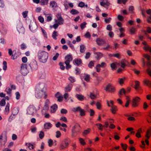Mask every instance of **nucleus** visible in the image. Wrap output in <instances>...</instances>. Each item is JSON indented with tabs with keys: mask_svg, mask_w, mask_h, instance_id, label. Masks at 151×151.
Masks as SVG:
<instances>
[{
	"mask_svg": "<svg viewBox=\"0 0 151 151\" xmlns=\"http://www.w3.org/2000/svg\"><path fill=\"white\" fill-rule=\"evenodd\" d=\"M43 94H45V99L47 97V95L45 94V92L44 91H40L38 90H35V96L37 99H40L41 98Z\"/></svg>",
	"mask_w": 151,
	"mask_h": 151,
	"instance_id": "obj_6",
	"label": "nucleus"
},
{
	"mask_svg": "<svg viewBox=\"0 0 151 151\" xmlns=\"http://www.w3.org/2000/svg\"><path fill=\"white\" fill-rule=\"evenodd\" d=\"M96 58L98 59H99L102 56V54L101 53L96 52Z\"/></svg>",
	"mask_w": 151,
	"mask_h": 151,
	"instance_id": "obj_36",
	"label": "nucleus"
},
{
	"mask_svg": "<svg viewBox=\"0 0 151 151\" xmlns=\"http://www.w3.org/2000/svg\"><path fill=\"white\" fill-rule=\"evenodd\" d=\"M143 82L148 86H149L150 85L151 86V81L150 82L148 80H144L143 81Z\"/></svg>",
	"mask_w": 151,
	"mask_h": 151,
	"instance_id": "obj_42",
	"label": "nucleus"
},
{
	"mask_svg": "<svg viewBox=\"0 0 151 151\" xmlns=\"http://www.w3.org/2000/svg\"><path fill=\"white\" fill-rule=\"evenodd\" d=\"M86 47L83 45L80 46V52L81 53H83L85 51Z\"/></svg>",
	"mask_w": 151,
	"mask_h": 151,
	"instance_id": "obj_25",
	"label": "nucleus"
},
{
	"mask_svg": "<svg viewBox=\"0 0 151 151\" xmlns=\"http://www.w3.org/2000/svg\"><path fill=\"white\" fill-rule=\"evenodd\" d=\"M126 91L124 88H122L120 89L119 92V94L120 95H122V93L125 94L126 93Z\"/></svg>",
	"mask_w": 151,
	"mask_h": 151,
	"instance_id": "obj_40",
	"label": "nucleus"
},
{
	"mask_svg": "<svg viewBox=\"0 0 151 151\" xmlns=\"http://www.w3.org/2000/svg\"><path fill=\"white\" fill-rule=\"evenodd\" d=\"M49 108V106L44 105L42 111V114H44L48 110Z\"/></svg>",
	"mask_w": 151,
	"mask_h": 151,
	"instance_id": "obj_26",
	"label": "nucleus"
},
{
	"mask_svg": "<svg viewBox=\"0 0 151 151\" xmlns=\"http://www.w3.org/2000/svg\"><path fill=\"white\" fill-rule=\"evenodd\" d=\"M124 78H119V79L118 82L121 85H122L124 81Z\"/></svg>",
	"mask_w": 151,
	"mask_h": 151,
	"instance_id": "obj_46",
	"label": "nucleus"
},
{
	"mask_svg": "<svg viewBox=\"0 0 151 151\" xmlns=\"http://www.w3.org/2000/svg\"><path fill=\"white\" fill-rule=\"evenodd\" d=\"M45 85L44 83H39L36 85L35 90L44 91L43 90L45 87Z\"/></svg>",
	"mask_w": 151,
	"mask_h": 151,
	"instance_id": "obj_9",
	"label": "nucleus"
},
{
	"mask_svg": "<svg viewBox=\"0 0 151 151\" xmlns=\"http://www.w3.org/2000/svg\"><path fill=\"white\" fill-rule=\"evenodd\" d=\"M37 28V25L35 23L30 24L29 25V28L32 32H36Z\"/></svg>",
	"mask_w": 151,
	"mask_h": 151,
	"instance_id": "obj_10",
	"label": "nucleus"
},
{
	"mask_svg": "<svg viewBox=\"0 0 151 151\" xmlns=\"http://www.w3.org/2000/svg\"><path fill=\"white\" fill-rule=\"evenodd\" d=\"M68 79L72 83H73L75 81V78L73 77L70 76L68 78Z\"/></svg>",
	"mask_w": 151,
	"mask_h": 151,
	"instance_id": "obj_50",
	"label": "nucleus"
},
{
	"mask_svg": "<svg viewBox=\"0 0 151 151\" xmlns=\"http://www.w3.org/2000/svg\"><path fill=\"white\" fill-rule=\"evenodd\" d=\"M139 98L138 97L133 98L132 102V106L134 107L137 106V103L139 101Z\"/></svg>",
	"mask_w": 151,
	"mask_h": 151,
	"instance_id": "obj_13",
	"label": "nucleus"
},
{
	"mask_svg": "<svg viewBox=\"0 0 151 151\" xmlns=\"http://www.w3.org/2000/svg\"><path fill=\"white\" fill-rule=\"evenodd\" d=\"M151 132V129L150 130H147V132L146 134L145 135V137L149 139L150 137V136L148 135L149 134H150Z\"/></svg>",
	"mask_w": 151,
	"mask_h": 151,
	"instance_id": "obj_51",
	"label": "nucleus"
},
{
	"mask_svg": "<svg viewBox=\"0 0 151 151\" xmlns=\"http://www.w3.org/2000/svg\"><path fill=\"white\" fill-rule=\"evenodd\" d=\"M70 140L68 138H66L60 144V149H64L67 147L68 146Z\"/></svg>",
	"mask_w": 151,
	"mask_h": 151,
	"instance_id": "obj_7",
	"label": "nucleus"
},
{
	"mask_svg": "<svg viewBox=\"0 0 151 151\" xmlns=\"http://www.w3.org/2000/svg\"><path fill=\"white\" fill-rule=\"evenodd\" d=\"M85 6V4L84 3L82 2L81 1L78 4V6L83 8Z\"/></svg>",
	"mask_w": 151,
	"mask_h": 151,
	"instance_id": "obj_56",
	"label": "nucleus"
},
{
	"mask_svg": "<svg viewBox=\"0 0 151 151\" xmlns=\"http://www.w3.org/2000/svg\"><path fill=\"white\" fill-rule=\"evenodd\" d=\"M17 30L19 33L22 34L24 33L25 31V29L23 27L22 23L19 21L17 22Z\"/></svg>",
	"mask_w": 151,
	"mask_h": 151,
	"instance_id": "obj_3",
	"label": "nucleus"
},
{
	"mask_svg": "<svg viewBox=\"0 0 151 151\" xmlns=\"http://www.w3.org/2000/svg\"><path fill=\"white\" fill-rule=\"evenodd\" d=\"M56 137L57 138L59 137L61 135V134L60 131H56Z\"/></svg>",
	"mask_w": 151,
	"mask_h": 151,
	"instance_id": "obj_63",
	"label": "nucleus"
},
{
	"mask_svg": "<svg viewBox=\"0 0 151 151\" xmlns=\"http://www.w3.org/2000/svg\"><path fill=\"white\" fill-rule=\"evenodd\" d=\"M65 59L66 60L65 62H67V63H68V62L70 63V62L71 61L73 60V58L71 55H67L65 57Z\"/></svg>",
	"mask_w": 151,
	"mask_h": 151,
	"instance_id": "obj_18",
	"label": "nucleus"
},
{
	"mask_svg": "<svg viewBox=\"0 0 151 151\" xmlns=\"http://www.w3.org/2000/svg\"><path fill=\"white\" fill-rule=\"evenodd\" d=\"M20 72L22 75L25 76L28 73L27 65L25 64H22L21 66Z\"/></svg>",
	"mask_w": 151,
	"mask_h": 151,
	"instance_id": "obj_4",
	"label": "nucleus"
},
{
	"mask_svg": "<svg viewBox=\"0 0 151 151\" xmlns=\"http://www.w3.org/2000/svg\"><path fill=\"white\" fill-rule=\"evenodd\" d=\"M136 29L134 27H131L129 29V31L132 34H134L135 33Z\"/></svg>",
	"mask_w": 151,
	"mask_h": 151,
	"instance_id": "obj_33",
	"label": "nucleus"
},
{
	"mask_svg": "<svg viewBox=\"0 0 151 151\" xmlns=\"http://www.w3.org/2000/svg\"><path fill=\"white\" fill-rule=\"evenodd\" d=\"M58 24H63L64 19L62 17L58 19Z\"/></svg>",
	"mask_w": 151,
	"mask_h": 151,
	"instance_id": "obj_44",
	"label": "nucleus"
},
{
	"mask_svg": "<svg viewBox=\"0 0 151 151\" xmlns=\"http://www.w3.org/2000/svg\"><path fill=\"white\" fill-rule=\"evenodd\" d=\"M87 23L86 22H84L82 23L81 24V28L82 29H83L86 27Z\"/></svg>",
	"mask_w": 151,
	"mask_h": 151,
	"instance_id": "obj_47",
	"label": "nucleus"
},
{
	"mask_svg": "<svg viewBox=\"0 0 151 151\" xmlns=\"http://www.w3.org/2000/svg\"><path fill=\"white\" fill-rule=\"evenodd\" d=\"M97 44L99 46H102L106 43V42L102 39L99 38L96 41Z\"/></svg>",
	"mask_w": 151,
	"mask_h": 151,
	"instance_id": "obj_15",
	"label": "nucleus"
},
{
	"mask_svg": "<svg viewBox=\"0 0 151 151\" xmlns=\"http://www.w3.org/2000/svg\"><path fill=\"white\" fill-rule=\"evenodd\" d=\"M100 4L101 6H104L105 8H107L108 6H109L110 4V3L109 2L105 3L102 1L100 2Z\"/></svg>",
	"mask_w": 151,
	"mask_h": 151,
	"instance_id": "obj_28",
	"label": "nucleus"
},
{
	"mask_svg": "<svg viewBox=\"0 0 151 151\" xmlns=\"http://www.w3.org/2000/svg\"><path fill=\"white\" fill-rule=\"evenodd\" d=\"M74 62H75L76 65L77 66L79 65L82 63L81 60L79 58H78L75 60H74Z\"/></svg>",
	"mask_w": 151,
	"mask_h": 151,
	"instance_id": "obj_27",
	"label": "nucleus"
},
{
	"mask_svg": "<svg viewBox=\"0 0 151 151\" xmlns=\"http://www.w3.org/2000/svg\"><path fill=\"white\" fill-rule=\"evenodd\" d=\"M94 65V63L93 61H91L88 64V66L90 68H92Z\"/></svg>",
	"mask_w": 151,
	"mask_h": 151,
	"instance_id": "obj_59",
	"label": "nucleus"
},
{
	"mask_svg": "<svg viewBox=\"0 0 151 151\" xmlns=\"http://www.w3.org/2000/svg\"><path fill=\"white\" fill-rule=\"evenodd\" d=\"M128 63V62L127 60L124 59L122 60L121 62L119 63H116L117 65H118L121 66V67L124 68L126 66V63Z\"/></svg>",
	"mask_w": 151,
	"mask_h": 151,
	"instance_id": "obj_16",
	"label": "nucleus"
},
{
	"mask_svg": "<svg viewBox=\"0 0 151 151\" xmlns=\"http://www.w3.org/2000/svg\"><path fill=\"white\" fill-rule=\"evenodd\" d=\"M142 44L145 45L144 47V49L146 51L149 50L150 52H151V47H150L147 45H146V42L145 41L142 42Z\"/></svg>",
	"mask_w": 151,
	"mask_h": 151,
	"instance_id": "obj_19",
	"label": "nucleus"
},
{
	"mask_svg": "<svg viewBox=\"0 0 151 151\" xmlns=\"http://www.w3.org/2000/svg\"><path fill=\"white\" fill-rule=\"evenodd\" d=\"M59 65L60 67V68L61 69H62V70H64V69L65 68V67L64 66L63 63H62V62L60 63Z\"/></svg>",
	"mask_w": 151,
	"mask_h": 151,
	"instance_id": "obj_60",
	"label": "nucleus"
},
{
	"mask_svg": "<svg viewBox=\"0 0 151 151\" xmlns=\"http://www.w3.org/2000/svg\"><path fill=\"white\" fill-rule=\"evenodd\" d=\"M27 114L29 115H33L36 112V108L33 105H30L27 108Z\"/></svg>",
	"mask_w": 151,
	"mask_h": 151,
	"instance_id": "obj_2",
	"label": "nucleus"
},
{
	"mask_svg": "<svg viewBox=\"0 0 151 151\" xmlns=\"http://www.w3.org/2000/svg\"><path fill=\"white\" fill-rule=\"evenodd\" d=\"M90 75L88 74H86L84 80L87 82L89 81L90 80Z\"/></svg>",
	"mask_w": 151,
	"mask_h": 151,
	"instance_id": "obj_53",
	"label": "nucleus"
},
{
	"mask_svg": "<svg viewBox=\"0 0 151 151\" xmlns=\"http://www.w3.org/2000/svg\"><path fill=\"white\" fill-rule=\"evenodd\" d=\"M29 65L32 70H35L37 68V62L35 60L31 62Z\"/></svg>",
	"mask_w": 151,
	"mask_h": 151,
	"instance_id": "obj_12",
	"label": "nucleus"
},
{
	"mask_svg": "<svg viewBox=\"0 0 151 151\" xmlns=\"http://www.w3.org/2000/svg\"><path fill=\"white\" fill-rule=\"evenodd\" d=\"M122 147L123 148V149L126 151L127 150V145L125 144H123V143H121V144Z\"/></svg>",
	"mask_w": 151,
	"mask_h": 151,
	"instance_id": "obj_55",
	"label": "nucleus"
},
{
	"mask_svg": "<svg viewBox=\"0 0 151 151\" xmlns=\"http://www.w3.org/2000/svg\"><path fill=\"white\" fill-rule=\"evenodd\" d=\"M6 104L5 99H2L0 101V105L1 106H4Z\"/></svg>",
	"mask_w": 151,
	"mask_h": 151,
	"instance_id": "obj_43",
	"label": "nucleus"
},
{
	"mask_svg": "<svg viewBox=\"0 0 151 151\" xmlns=\"http://www.w3.org/2000/svg\"><path fill=\"white\" fill-rule=\"evenodd\" d=\"M41 29H42L43 35V36H44V37L45 38H47V32H46V31L45 30L43 29L42 28H41Z\"/></svg>",
	"mask_w": 151,
	"mask_h": 151,
	"instance_id": "obj_39",
	"label": "nucleus"
},
{
	"mask_svg": "<svg viewBox=\"0 0 151 151\" xmlns=\"http://www.w3.org/2000/svg\"><path fill=\"white\" fill-rule=\"evenodd\" d=\"M58 108V106L56 104H55L51 106V113H55L56 111Z\"/></svg>",
	"mask_w": 151,
	"mask_h": 151,
	"instance_id": "obj_20",
	"label": "nucleus"
},
{
	"mask_svg": "<svg viewBox=\"0 0 151 151\" xmlns=\"http://www.w3.org/2000/svg\"><path fill=\"white\" fill-rule=\"evenodd\" d=\"M38 58L40 61L43 63H45L48 57V53L44 51L40 50L37 54Z\"/></svg>",
	"mask_w": 151,
	"mask_h": 151,
	"instance_id": "obj_1",
	"label": "nucleus"
},
{
	"mask_svg": "<svg viewBox=\"0 0 151 151\" xmlns=\"http://www.w3.org/2000/svg\"><path fill=\"white\" fill-rule=\"evenodd\" d=\"M105 90L111 93H112L115 91V88L111 84L109 83L105 88Z\"/></svg>",
	"mask_w": 151,
	"mask_h": 151,
	"instance_id": "obj_8",
	"label": "nucleus"
},
{
	"mask_svg": "<svg viewBox=\"0 0 151 151\" xmlns=\"http://www.w3.org/2000/svg\"><path fill=\"white\" fill-rule=\"evenodd\" d=\"M73 87V84L71 83H69L65 87V91L66 92L70 91Z\"/></svg>",
	"mask_w": 151,
	"mask_h": 151,
	"instance_id": "obj_17",
	"label": "nucleus"
},
{
	"mask_svg": "<svg viewBox=\"0 0 151 151\" xmlns=\"http://www.w3.org/2000/svg\"><path fill=\"white\" fill-rule=\"evenodd\" d=\"M76 96L78 100L80 101H83L85 98V97L81 94H77L76 95Z\"/></svg>",
	"mask_w": 151,
	"mask_h": 151,
	"instance_id": "obj_22",
	"label": "nucleus"
},
{
	"mask_svg": "<svg viewBox=\"0 0 151 151\" xmlns=\"http://www.w3.org/2000/svg\"><path fill=\"white\" fill-rule=\"evenodd\" d=\"M48 146L49 147H51L53 144V141L51 139H49L48 140Z\"/></svg>",
	"mask_w": 151,
	"mask_h": 151,
	"instance_id": "obj_58",
	"label": "nucleus"
},
{
	"mask_svg": "<svg viewBox=\"0 0 151 151\" xmlns=\"http://www.w3.org/2000/svg\"><path fill=\"white\" fill-rule=\"evenodd\" d=\"M65 63L66 65V69L68 70L71 68V66L70 64V63L68 62V63H67V62H65Z\"/></svg>",
	"mask_w": 151,
	"mask_h": 151,
	"instance_id": "obj_49",
	"label": "nucleus"
},
{
	"mask_svg": "<svg viewBox=\"0 0 151 151\" xmlns=\"http://www.w3.org/2000/svg\"><path fill=\"white\" fill-rule=\"evenodd\" d=\"M80 127V126L78 124H76L72 127V132L73 136H75L77 135L79 131Z\"/></svg>",
	"mask_w": 151,
	"mask_h": 151,
	"instance_id": "obj_5",
	"label": "nucleus"
},
{
	"mask_svg": "<svg viewBox=\"0 0 151 151\" xmlns=\"http://www.w3.org/2000/svg\"><path fill=\"white\" fill-rule=\"evenodd\" d=\"M96 125L98 127V128L99 130H103V127L101 124L100 123H98L96 124Z\"/></svg>",
	"mask_w": 151,
	"mask_h": 151,
	"instance_id": "obj_45",
	"label": "nucleus"
},
{
	"mask_svg": "<svg viewBox=\"0 0 151 151\" xmlns=\"http://www.w3.org/2000/svg\"><path fill=\"white\" fill-rule=\"evenodd\" d=\"M70 13L73 15H75L78 14L79 12L76 9H73L70 11Z\"/></svg>",
	"mask_w": 151,
	"mask_h": 151,
	"instance_id": "obj_32",
	"label": "nucleus"
},
{
	"mask_svg": "<svg viewBox=\"0 0 151 151\" xmlns=\"http://www.w3.org/2000/svg\"><path fill=\"white\" fill-rule=\"evenodd\" d=\"M48 2V0H41L40 2L41 5H44L47 4Z\"/></svg>",
	"mask_w": 151,
	"mask_h": 151,
	"instance_id": "obj_35",
	"label": "nucleus"
},
{
	"mask_svg": "<svg viewBox=\"0 0 151 151\" xmlns=\"http://www.w3.org/2000/svg\"><path fill=\"white\" fill-rule=\"evenodd\" d=\"M28 11H25L23 12L22 13V15L23 16V17L25 18L27 16Z\"/></svg>",
	"mask_w": 151,
	"mask_h": 151,
	"instance_id": "obj_64",
	"label": "nucleus"
},
{
	"mask_svg": "<svg viewBox=\"0 0 151 151\" xmlns=\"http://www.w3.org/2000/svg\"><path fill=\"white\" fill-rule=\"evenodd\" d=\"M44 136V132L42 131H41L39 134V137L40 139H42Z\"/></svg>",
	"mask_w": 151,
	"mask_h": 151,
	"instance_id": "obj_52",
	"label": "nucleus"
},
{
	"mask_svg": "<svg viewBox=\"0 0 151 151\" xmlns=\"http://www.w3.org/2000/svg\"><path fill=\"white\" fill-rule=\"evenodd\" d=\"M142 132L141 129H139L137 131V132L136 134V136L137 137H141L140 133Z\"/></svg>",
	"mask_w": 151,
	"mask_h": 151,
	"instance_id": "obj_41",
	"label": "nucleus"
},
{
	"mask_svg": "<svg viewBox=\"0 0 151 151\" xmlns=\"http://www.w3.org/2000/svg\"><path fill=\"white\" fill-rule=\"evenodd\" d=\"M81 109V107L77 106L76 107L73 108L72 109V111L74 112L79 111Z\"/></svg>",
	"mask_w": 151,
	"mask_h": 151,
	"instance_id": "obj_29",
	"label": "nucleus"
},
{
	"mask_svg": "<svg viewBox=\"0 0 151 151\" xmlns=\"http://www.w3.org/2000/svg\"><path fill=\"white\" fill-rule=\"evenodd\" d=\"M37 76L40 79H43L45 78V73L44 70H39L38 72Z\"/></svg>",
	"mask_w": 151,
	"mask_h": 151,
	"instance_id": "obj_11",
	"label": "nucleus"
},
{
	"mask_svg": "<svg viewBox=\"0 0 151 151\" xmlns=\"http://www.w3.org/2000/svg\"><path fill=\"white\" fill-rule=\"evenodd\" d=\"M67 110L64 109H61L60 110V112L62 114H66L67 113Z\"/></svg>",
	"mask_w": 151,
	"mask_h": 151,
	"instance_id": "obj_57",
	"label": "nucleus"
},
{
	"mask_svg": "<svg viewBox=\"0 0 151 151\" xmlns=\"http://www.w3.org/2000/svg\"><path fill=\"white\" fill-rule=\"evenodd\" d=\"M79 111L80 113V115L81 116H83L85 115V111L84 109L81 108Z\"/></svg>",
	"mask_w": 151,
	"mask_h": 151,
	"instance_id": "obj_38",
	"label": "nucleus"
},
{
	"mask_svg": "<svg viewBox=\"0 0 151 151\" xmlns=\"http://www.w3.org/2000/svg\"><path fill=\"white\" fill-rule=\"evenodd\" d=\"M135 83V85L134 88L136 90H137L139 88V82L138 81H136Z\"/></svg>",
	"mask_w": 151,
	"mask_h": 151,
	"instance_id": "obj_34",
	"label": "nucleus"
},
{
	"mask_svg": "<svg viewBox=\"0 0 151 151\" xmlns=\"http://www.w3.org/2000/svg\"><path fill=\"white\" fill-rule=\"evenodd\" d=\"M143 57H145L148 61H150V55L147 54H144Z\"/></svg>",
	"mask_w": 151,
	"mask_h": 151,
	"instance_id": "obj_48",
	"label": "nucleus"
},
{
	"mask_svg": "<svg viewBox=\"0 0 151 151\" xmlns=\"http://www.w3.org/2000/svg\"><path fill=\"white\" fill-rule=\"evenodd\" d=\"M60 120L61 121L64 122H67V120L66 118V117L65 116H62L60 119Z\"/></svg>",
	"mask_w": 151,
	"mask_h": 151,
	"instance_id": "obj_62",
	"label": "nucleus"
},
{
	"mask_svg": "<svg viewBox=\"0 0 151 151\" xmlns=\"http://www.w3.org/2000/svg\"><path fill=\"white\" fill-rule=\"evenodd\" d=\"M147 120L149 123L151 122V113L148 115Z\"/></svg>",
	"mask_w": 151,
	"mask_h": 151,
	"instance_id": "obj_54",
	"label": "nucleus"
},
{
	"mask_svg": "<svg viewBox=\"0 0 151 151\" xmlns=\"http://www.w3.org/2000/svg\"><path fill=\"white\" fill-rule=\"evenodd\" d=\"M59 56V54L58 53H57L53 57L52 59L54 60H56L58 57Z\"/></svg>",
	"mask_w": 151,
	"mask_h": 151,
	"instance_id": "obj_61",
	"label": "nucleus"
},
{
	"mask_svg": "<svg viewBox=\"0 0 151 151\" xmlns=\"http://www.w3.org/2000/svg\"><path fill=\"white\" fill-rule=\"evenodd\" d=\"M50 5L52 7H56L57 6V3L54 1H52L50 2Z\"/></svg>",
	"mask_w": 151,
	"mask_h": 151,
	"instance_id": "obj_31",
	"label": "nucleus"
},
{
	"mask_svg": "<svg viewBox=\"0 0 151 151\" xmlns=\"http://www.w3.org/2000/svg\"><path fill=\"white\" fill-rule=\"evenodd\" d=\"M107 104L109 106H111V108L110 110L111 112L113 114H115L116 111L117 110L116 106H111L109 104V101L108 100L107 101Z\"/></svg>",
	"mask_w": 151,
	"mask_h": 151,
	"instance_id": "obj_14",
	"label": "nucleus"
},
{
	"mask_svg": "<svg viewBox=\"0 0 151 151\" xmlns=\"http://www.w3.org/2000/svg\"><path fill=\"white\" fill-rule=\"evenodd\" d=\"M58 36L57 32L56 31H54L52 32V36L53 38L55 40H57L56 37Z\"/></svg>",
	"mask_w": 151,
	"mask_h": 151,
	"instance_id": "obj_30",
	"label": "nucleus"
},
{
	"mask_svg": "<svg viewBox=\"0 0 151 151\" xmlns=\"http://www.w3.org/2000/svg\"><path fill=\"white\" fill-rule=\"evenodd\" d=\"M59 92H58L55 94V96L58 99V101L59 102H61L62 101L63 97L60 95L58 96L59 94Z\"/></svg>",
	"mask_w": 151,
	"mask_h": 151,
	"instance_id": "obj_23",
	"label": "nucleus"
},
{
	"mask_svg": "<svg viewBox=\"0 0 151 151\" xmlns=\"http://www.w3.org/2000/svg\"><path fill=\"white\" fill-rule=\"evenodd\" d=\"M3 70H6L7 68V62L6 61H3Z\"/></svg>",
	"mask_w": 151,
	"mask_h": 151,
	"instance_id": "obj_37",
	"label": "nucleus"
},
{
	"mask_svg": "<svg viewBox=\"0 0 151 151\" xmlns=\"http://www.w3.org/2000/svg\"><path fill=\"white\" fill-rule=\"evenodd\" d=\"M52 127V124L50 122H47L44 124V127L45 129H49Z\"/></svg>",
	"mask_w": 151,
	"mask_h": 151,
	"instance_id": "obj_21",
	"label": "nucleus"
},
{
	"mask_svg": "<svg viewBox=\"0 0 151 151\" xmlns=\"http://www.w3.org/2000/svg\"><path fill=\"white\" fill-rule=\"evenodd\" d=\"M32 42L34 44H37L39 45L40 44V41L38 39L35 37H34L32 39Z\"/></svg>",
	"mask_w": 151,
	"mask_h": 151,
	"instance_id": "obj_24",
	"label": "nucleus"
}]
</instances>
